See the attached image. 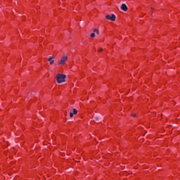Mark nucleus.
Masks as SVG:
<instances>
[{
  "instance_id": "f257e3e1",
  "label": "nucleus",
  "mask_w": 180,
  "mask_h": 180,
  "mask_svg": "<svg viewBox=\"0 0 180 180\" xmlns=\"http://www.w3.org/2000/svg\"><path fill=\"white\" fill-rule=\"evenodd\" d=\"M65 78H67L65 75L58 74L56 75V82L58 84H63V82H65Z\"/></svg>"
},
{
  "instance_id": "f03ea898",
  "label": "nucleus",
  "mask_w": 180,
  "mask_h": 180,
  "mask_svg": "<svg viewBox=\"0 0 180 180\" xmlns=\"http://www.w3.org/2000/svg\"><path fill=\"white\" fill-rule=\"evenodd\" d=\"M67 60H68V56H64L61 58L60 60L58 62L60 65H64L65 64Z\"/></svg>"
},
{
  "instance_id": "7ed1b4c3",
  "label": "nucleus",
  "mask_w": 180,
  "mask_h": 180,
  "mask_svg": "<svg viewBox=\"0 0 180 180\" xmlns=\"http://www.w3.org/2000/svg\"><path fill=\"white\" fill-rule=\"evenodd\" d=\"M105 18L108 19V20H111L112 22H115L116 20V15L115 14L107 15Z\"/></svg>"
},
{
  "instance_id": "20e7f679",
  "label": "nucleus",
  "mask_w": 180,
  "mask_h": 180,
  "mask_svg": "<svg viewBox=\"0 0 180 180\" xmlns=\"http://www.w3.org/2000/svg\"><path fill=\"white\" fill-rule=\"evenodd\" d=\"M120 8L122 11H124V12L127 11V6L125 4H122Z\"/></svg>"
},
{
  "instance_id": "39448f33",
  "label": "nucleus",
  "mask_w": 180,
  "mask_h": 180,
  "mask_svg": "<svg viewBox=\"0 0 180 180\" xmlns=\"http://www.w3.org/2000/svg\"><path fill=\"white\" fill-rule=\"evenodd\" d=\"M54 56H50L49 58V61L50 62L51 65H53V64H54Z\"/></svg>"
},
{
  "instance_id": "423d86ee",
  "label": "nucleus",
  "mask_w": 180,
  "mask_h": 180,
  "mask_svg": "<svg viewBox=\"0 0 180 180\" xmlns=\"http://www.w3.org/2000/svg\"><path fill=\"white\" fill-rule=\"evenodd\" d=\"M73 115H77V113H78V110H77V109H73Z\"/></svg>"
},
{
  "instance_id": "0eeeda50",
  "label": "nucleus",
  "mask_w": 180,
  "mask_h": 180,
  "mask_svg": "<svg viewBox=\"0 0 180 180\" xmlns=\"http://www.w3.org/2000/svg\"><path fill=\"white\" fill-rule=\"evenodd\" d=\"M94 120H95V122H98L99 121V117H94Z\"/></svg>"
},
{
  "instance_id": "6e6552de",
  "label": "nucleus",
  "mask_w": 180,
  "mask_h": 180,
  "mask_svg": "<svg viewBox=\"0 0 180 180\" xmlns=\"http://www.w3.org/2000/svg\"><path fill=\"white\" fill-rule=\"evenodd\" d=\"M74 113L72 112H70V117H73Z\"/></svg>"
},
{
  "instance_id": "1a4fd4ad",
  "label": "nucleus",
  "mask_w": 180,
  "mask_h": 180,
  "mask_svg": "<svg viewBox=\"0 0 180 180\" xmlns=\"http://www.w3.org/2000/svg\"><path fill=\"white\" fill-rule=\"evenodd\" d=\"M91 37H95V32H93L90 34Z\"/></svg>"
},
{
  "instance_id": "9d476101",
  "label": "nucleus",
  "mask_w": 180,
  "mask_h": 180,
  "mask_svg": "<svg viewBox=\"0 0 180 180\" xmlns=\"http://www.w3.org/2000/svg\"><path fill=\"white\" fill-rule=\"evenodd\" d=\"M97 32H98V30H96V29L94 30V33H96Z\"/></svg>"
},
{
  "instance_id": "9b49d317",
  "label": "nucleus",
  "mask_w": 180,
  "mask_h": 180,
  "mask_svg": "<svg viewBox=\"0 0 180 180\" xmlns=\"http://www.w3.org/2000/svg\"><path fill=\"white\" fill-rule=\"evenodd\" d=\"M98 51V52L103 51V49H100Z\"/></svg>"
},
{
  "instance_id": "f8f14e48",
  "label": "nucleus",
  "mask_w": 180,
  "mask_h": 180,
  "mask_svg": "<svg viewBox=\"0 0 180 180\" xmlns=\"http://www.w3.org/2000/svg\"><path fill=\"white\" fill-rule=\"evenodd\" d=\"M131 116H133V117H136V114H131Z\"/></svg>"
},
{
  "instance_id": "ddd939ff",
  "label": "nucleus",
  "mask_w": 180,
  "mask_h": 180,
  "mask_svg": "<svg viewBox=\"0 0 180 180\" xmlns=\"http://www.w3.org/2000/svg\"><path fill=\"white\" fill-rule=\"evenodd\" d=\"M96 34H99V30H97Z\"/></svg>"
}]
</instances>
